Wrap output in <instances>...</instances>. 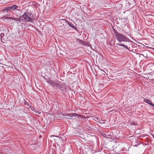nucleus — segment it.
I'll return each mask as SVG.
<instances>
[{
	"label": "nucleus",
	"mask_w": 154,
	"mask_h": 154,
	"mask_svg": "<svg viewBox=\"0 0 154 154\" xmlns=\"http://www.w3.org/2000/svg\"><path fill=\"white\" fill-rule=\"evenodd\" d=\"M116 39L120 42H131V41L124 35L118 32L116 30L114 31Z\"/></svg>",
	"instance_id": "1"
},
{
	"label": "nucleus",
	"mask_w": 154,
	"mask_h": 154,
	"mask_svg": "<svg viewBox=\"0 0 154 154\" xmlns=\"http://www.w3.org/2000/svg\"><path fill=\"white\" fill-rule=\"evenodd\" d=\"M21 16L23 19V22L31 23L32 22L33 17L32 14L28 12H26Z\"/></svg>",
	"instance_id": "2"
},
{
	"label": "nucleus",
	"mask_w": 154,
	"mask_h": 154,
	"mask_svg": "<svg viewBox=\"0 0 154 154\" xmlns=\"http://www.w3.org/2000/svg\"><path fill=\"white\" fill-rule=\"evenodd\" d=\"M48 83H49L51 86H53L54 87L58 89L59 88L60 86V83H56L53 81L51 80L48 81Z\"/></svg>",
	"instance_id": "3"
},
{
	"label": "nucleus",
	"mask_w": 154,
	"mask_h": 154,
	"mask_svg": "<svg viewBox=\"0 0 154 154\" xmlns=\"http://www.w3.org/2000/svg\"><path fill=\"white\" fill-rule=\"evenodd\" d=\"M10 13L6 15L3 16L1 18V19H7L10 20V21H11V20L12 19H13V17H10Z\"/></svg>",
	"instance_id": "4"
},
{
	"label": "nucleus",
	"mask_w": 154,
	"mask_h": 154,
	"mask_svg": "<svg viewBox=\"0 0 154 154\" xmlns=\"http://www.w3.org/2000/svg\"><path fill=\"white\" fill-rule=\"evenodd\" d=\"M142 53V54L140 53L139 54L140 56V55L143 56V57H145L146 58H147L149 57L147 55L150 53L148 51L146 50L144 51H143Z\"/></svg>",
	"instance_id": "5"
},
{
	"label": "nucleus",
	"mask_w": 154,
	"mask_h": 154,
	"mask_svg": "<svg viewBox=\"0 0 154 154\" xmlns=\"http://www.w3.org/2000/svg\"><path fill=\"white\" fill-rule=\"evenodd\" d=\"M66 85L65 84H62L61 83H60V86H59L58 89H60V91L64 92L66 89Z\"/></svg>",
	"instance_id": "6"
},
{
	"label": "nucleus",
	"mask_w": 154,
	"mask_h": 154,
	"mask_svg": "<svg viewBox=\"0 0 154 154\" xmlns=\"http://www.w3.org/2000/svg\"><path fill=\"white\" fill-rule=\"evenodd\" d=\"M20 7L16 5H14L11 7V11L14 12L16 10L18 9V8H19Z\"/></svg>",
	"instance_id": "7"
},
{
	"label": "nucleus",
	"mask_w": 154,
	"mask_h": 154,
	"mask_svg": "<svg viewBox=\"0 0 154 154\" xmlns=\"http://www.w3.org/2000/svg\"><path fill=\"white\" fill-rule=\"evenodd\" d=\"M66 116H67L70 117H72L73 116H79V115L78 114L73 113H67L66 114Z\"/></svg>",
	"instance_id": "8"
},
{
	"label": "nucleus",
	"mask_w": 154,
	"mask_h": 154,
	"mask_svg": "<svg viewBox=\"0 0 154 154\" xmlns=\"http://www.w3.org/2000/svg\"><path fill=\"white\" fill-rule=\"evenodd\" d=\"M14 12L18 15H20L22 13V11L20 10V7H19V8L16 10Z\"/></svg>",
	"instance_id": "9"
},
{
	"label": "nucleus",
	"mask_w": 154,
	"mask_h": 154,
	"mask_svg": "<svg viewBox=\"0 0 154 154\" xmlns=\"http://www.w3.org/2000/svg\"><path fill=\"white\" fill-rule=\"evenodd\" d=\"M22 16H20L19 18H14L13 17V19H12L11 20H16V21H18V22H23L22 20L23 19H22V17H21Z\"/></svg>",
	"instance_id": "10"
},
{
	"label": "nucleus",
	"mask_w": 154,
	"mask_h": 154,
	"mask_svg": "<svg viewBox=\"0 0 154 154\" xmlns=\"http://www.w3.org/2000/svg\"><path fill=\"white\" fill-rule=\"evenodd\" d=\"M116 45H117V46H121L127 49L128 50H129L130 48H128V47L126 45H125L123 44L118 43V44H116Z\"/></svg>",
	"instance_id": "11"
},
{
	"label": "nucleus",
	"mask_w": 154,
	"mask_h": 154,
	"mask_svg": "<svg viewBox=\"0 0 154 154\" xmlns=\"http://www.w3.org/2000/svg\"><path fill=\"white\" fill-rule=\"evenodd\" d=\"M68 24L71 27L78 31L77 28L71 23L68 22Z\"/></svg>",
	"instance_id": "12"
},
{
	"label": "nucleus",
	"mask_w": 154,
	"mask_h": 154,
	"mask_svg": "<svg viewBox=\"0 0 154 154\" xmlns=\"http://www.w3.org/2000/svg\"><path fill=\"white\" fill-rule=\"evenodd\" d=\"M11 11V7L6 8L2 10L3 12H5V11Z\"/></svg>",
	"instance_id": "13"
},
{
	"label": "nucleus",
	"mask_w": 154,
	"mask_h": 154,
	"mask_svg": "<svg viewBox=\"0 0 154 154\" xmlns=\"http://www.w3.org/2000/svg\"><path fill=\"white\" fill-rule=\"evenodd\" d=\"M143 101L144 102L147 103L149 104L150 105L152 103L151 101L149 100L145 99L143 100Z\"/></svg>",
	"instance_id": "14"
},
{
	"label": "nucleus",
	"mask_w": 154,
	"mask_h": 154,
	"mask_svg": "<svg viewBox=\"0 0 154 154\" xmlns=\"http://www.w3.org/2000/svg\"><path fill=\"white\" fill-rule=\"evenodd\" d=\"M31 109L34 112H35L36 113H37L38 114H40V112L39 111H37V109H36L33 108H32V109Z\"/></svg>",
	"instance_id": "15"
},
{
	"label": "nucleus",
	"mask_w": 154,
	"mask_h": 154,
	"mask_svg": "<svg viewBox=\"0 0 154 154\" xmlns=\"http://www.w3.org/2000/svg\"><path fill=\"white\" fill-rule=\"evenodd\" d=\"M128 3L129 4L131 5L133 4L134 3V0H128Z\"/></svg>",
	"instance_id": "16"
},
{
	"label": "nucleus",
	"mask_w": 154,
	"mask_h": 154,
	"mask_svg": "<svg viewBox=\"0 0 154 154\" xmlns=\"http://www.w3.org/2000/svg\"><path fill=\"white\" fill-rule=\"evenodd\" d=\"M77 40L80 43H81L82 44H84V43L85 42L83 41V40H82L80 39H78Z\"/></svg>",
	"instance_id": "17"
},
{
	"label": "nucleus",
	"mask_w": 154,
	"mask_h": 154,
	"mask_svg": "<svg viewBox=\"0 0 154 154\" xmlns=\"http://www.w3.org/2000/svg\"><path fill=\"white\" fill-rule=\"evenodd\" d=\"M95 120L96 121H97L98 123H101V122H100V119L98 117H97V118H96V119H95Z\"/></svg>",
	"instance_id": "18"
},
{
	"label": "nucleus",
	"mask_w": 154,
	"mask_h": 154,
	"mask_svg": "<svg viewBox=\"0 0 154 154\" xmlns=\"http://www.w3.org/2000/svg\"><path fill=\"white\" fill-rule=\"evenodd\" d=\"M102 135L103 137H106L107 135L106 134H105V133H102Z\"/></svg>",
	"instance_id": "19"
},
{
	"label": "nucleus",
	"mask_w": 154,
	"mask_h": 154,
	"mask_svg": "<svg viewBox=\"0 0 154 154\" xmlns=\"http://www.w3.org/2000/svg\"><path fill=\"white\" fill-rule=\"evenodd\" d=\"M110 44H111L110 45H111V46L114 45H115V42L114 41V42H113V45H112L111 43H110Z\"/></svg>",
	"instance_id": "20"
},
{
	"label": "nucleus",
	"mask_w": 154,
	"mask_h": 154,
	"mask_svg": "<svg viewBox=\"0 0 154 154\" xmlns=\"http://www.w3.org/2000/svg\"><path fill=\"white\" fill-rule=\"evenodd\" d=\"M150 106H152L154 108V104H153L152 103L150 105Z\"/></svg>",
	"instance_id": "21"
},
{
	"label": "nucleus",
	"mask_w": 154,
	"mask_h": 154,
	"mask_svg": "<svg viewBox=\"0 0 154 154\" xmlns=\"http://www.w3.org/2000/svg\"><path fill=\"white\" fill-rule=\"evenodd\" d=\"M152 81L154 80V79H152Z\"/></svg>",
	"instance_id": "22"
},
{
	"label": "nucleus",
	"mask_w": 154,
	"mask_h": 154,
	"mask_svg": "<svg viewBox=\"0 0 154 154\" xmlns=\"http://www.w3.org/2000/svg\"><path fill=\"white\" fill-rule=\"evenodd\" d=\"M66 118H68V119H69V118H67V117H66Z\"/></svg>",
	"instance_id": "23"
}]
</instances>
